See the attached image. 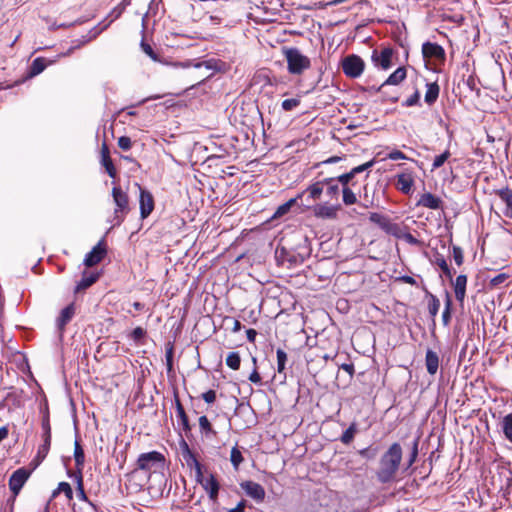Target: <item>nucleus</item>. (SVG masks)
Listing matches in <instances>:
<instances>
[{
    "label": "nucleus",
    "mask_w": 512,
    "mask_h": 512,
    "mask_svg": "<svg viewBox=\"0 0 512 512\" xmlns=\"http://www.w3.org/2000/svg\"><path fill=\"white\" fill-rule=\"evenodd\" d=\"M340 209V205L331 206L327 204H318L314 207V215L318 218L323 219H335L337 217V211Z\"/></svg>",
    "instance_id": "20"
},
{
    "label": "nucleus",
    "mask_w": 512,
    "mask_h": 512,
    "mask_svg": "<svg viewBox=\"0 0 512 512\" xmlns=\"http://www.w3.org/2000/svg\"><path fill=\"white\" fill-rule=\"evenodd\" d=\"M354 178V175L353 173L348 172V173H344L340 176H338L336 179L337 182L341 183L343 187H349L348 184L349 182Z\"/></svg>",
    "instance_id": "55"
},
{
    "label": "nucleus",
    "mask_w": 512,
    "mask_h": 512,
    "mask_svg": "<svg viewBox=\"0 0 512 512\" xmlns=\"http://www.w3.org/2000/svg\"><path fill=\"white\" fill-rule=\"evenodd\" d=\"M198 482L206 490L209 499L213 502H216L218 499L220 484L216 479L215 475L210 474V476L205 481L203 480V478H200V481Z\"/></svg>",
    "instance_id": "17"
},
{
    "label": "nucleus",
    "mask_w": 512,
    "mask_h": 512,
    "mask_svg": "<svg viewBox=\"0 0 512 512\" xmlns=\"http://www.w3.org/2000/svg\"><path fill=\"white\" fill-rule=\"evenodd\" d=\"M300 104V100L299 99H296V98H290V99H285L281 106H282V109L285 110V111H291L293 110L294 108H296L297 106H299Z\"/></svg>",
    "instance_id": "50"
},
{
    "label": "nucleus",
    "mask_w": 512,
    "mask_h": 512,
    "mask_svg": "<svg viewBox=\"0 0 512 512\" xmlns=\"http://www.w3.org/2000/svg\"><path fill=\"white\" fill-rule=\"evenodd\" d=\"M289 211H290V207L288 206V204L283 203L282 205H280L277 208V210L275 211V213L273 215V218H280V217L284 216L285 214H287Z\"/></svg>",
    "instance_id": "60"
},
{
    "label": "nucleus",
    "mask_w": 512,
    "mask_h": 512,
    "mask_svg": "<svg viewBox=\"0 0 512 512\" xmlns=\"http://www.w3.org/2000/svg\"><path fill=\"white\" fill-rule=\"evenodd\" d=\"M97 33H94L93 35L91 36H83V39L82 40H77V44L70 47L66 53V55H70L75 49L77 48H80L81 46H83L84 44L90 42L92 39H94L96 37Z\"/></svg>",
    "instance_id": "51"
},
{
    "label": "nucleus",
    "mask_w": 512,
    "mask_h": 512,
    "mask_svg": "<svg viewBox=\"0 0 512 512\" xmlns=\"http://www.w3.org/2000/svg\"><path fill=\"white\" fill-rule=\"evenodd\" d=\"M467 276L465 274L458 275L455 280L451 282L456 300L462 305L466 296Z\"/></svg>",
    "instance_id": "19"
},
{
    "label": "nucleus",
    "mask_w": 512,
    "mask_h": 512,
    "mask_svg": "<svg viewBox=\"0 0 512 512\" xmlns=\"http://www.w3.org/2000/svg\"><path fill=\"white\" fill-rule=\"evenodd\" d=\"M393 54L394 50L391 47H385L380 52L375 49L372 52L371 60L376 67L381 68L383 70H388L393 65Z\"/></svg>",
    "instance_id": "8"
},
{
    "label": "nucleus",
    "mask_w": 512,
    "mask_h": 512,
    "mask_svg": "<svg viewBox=\"0 0 512 512\" xmlns=\"http://www.w3.org/2000/svg\"><path fill=\"white\" fill-rule=\"evenodd\" d=\"M414 185V179L410 174H399L396 187L404 194H410Z\"/></svg>",
    "instance_id": "25"
},
{
    "label": "nucleus",
    "mask_w": 512,
    "mask_h": 512,
    "mask_svg": "<svg viewBox=\"0 0 512 512\" xmlns=\"http://www.w3.org/2000/svg\"><path fill=\"white\" fill-rule=\"evenodd\" d=\"M422 55L425 59L445 61L446 54L442 46L437 43L425 42L422 45Z\"/></svg>",
    "instance_id": "12"
},
{
    "label": "nucleus",
    "mask_w": 512,
    "mask_h": 512,
    "mask_svg": "<svg viewBox=\"0 0 512 512\" xmlns=\"http://www.w3.org/2000/svg\"><path fill=\"white\" fill-rule=\"evenodd\" d=\"M494 192L506 205L504 215L512 219V189H510L509 187H505L502 189H497Z\"/></svg>",
    "instance_id": "21"
},
{
    "label": "nucleus",
    "mask_w": 512,
    "mask_h": 512,
    "mask_svg": "<svg viewBox=\"0 0 512 512\" xmlns=\"http://www.w3.org/2000/svg\"><path fill=\"white\" fill-rule=\"evenodd\" d=\"M343 203L347 206L357 203L356 194L350 189V187L342 188Z\"/></svg>",
    "instance_id": "43"
},
{
    "label": "nucleus",
    "mask_w": 512,
    "mask_h": 512,
    "mask_svg": "<svg viewBox=\"0 0 512 512\" xmlns=\"http://www.w3.org/2000/svg\"><path fill=\"white\" fill-rule=\"evenodd\" d=\"M42 436L51 437L50 417L41 418Z\"/></svg>",
    "instance_id": "52"
},
{
    "label": "nucleus",
    "mask_w": 512,
    "mask_h": 512,
    "mask_svg": "<svg viewBox=\"0 0 512 512\" xmlns=\"http://www.w3.org/2000/svg\"><path fill=\"white\" fill-rule=\"evenodd\" d=\"M202 399L208 404L214 403L216 400V392L212 389L208 390L202 394Z\"/></svg>",
    "instance_id": "61"
},
{
    "label": "nucleus",
    "mask_w": 512,
    "mask_h": 512,
    "mask_svg": "<svg viewBox=\"0 0 512 512\" xmlns=\"http://www.w3.org/2000/svg\"><path fill=\"white\" fill-rule=\"evenodd\" d=\"M451 308H452V298L451 295L446 292V298H445V308L442 313V321L445 326L449 325L451 321Z\"/></svg>",
    "instance_id": "37"
},
{
    "label": "nucleus",
    "mask_w": 512,
    "mask_h": 512,
    "mask_svg": "<svg viewBox=\"0 0 512 512\" xmlns=\"http://www.w3.org/2000/svg\"><path fill=\"white\" fill-rule=\"evenodd\" d=\"M145 335H146V331L142 327H136L131 333V338L135 342H141V340L145 337Z\"/></svg>",
    "instance_id": "56"
},
{
    "label": "nucleus",
    "mask_w": 512,
    "mask_h": 512,
    "mask_svg": "<svg viewBox=\"0 0 512 512\" xmlns=\"http://www.w3.org/2000/svg\"><path fill=\"white\" fill-rule=\"evenodd\" d=\"M141 48L144 51V53L147 54L151 59H153V60H157L158 59L157 54L154 52V50L152 49L150 44L142 41L141 42Z\"/></svg>",
    "instance_id": "58"
},
{
    "label": "nucleus",
    "mask_w": 512,
    "mask_h": 512,
    "mask_svg": "<svg viewBox=\"0 0 512 512\" xmlns=\"http://www.w3.org/2000/svg\"><path fill=\"white\" fill-rule=\"evenodd\" d=\"M30 476V471L26 468H19L12 473L9 478V489L13 493V496L16 497L21 491L22 487L26 483Z\"/></svg>",
    "instance_id": "10"
},
{
    "label": "nucleus",
    "mask_w": 512,
    "mask_h": 512,
    "mask_svg": "<svg viewBox=\"0 0 512 512\" xmlns=\"http://www.w3.org/2000/svg\"><path fill=\"white\" fill-rule=\"evenodd\" d=\"M165 456L158 451H150L139 455L136 461V468L132 473L142 470L149 473L150 478L152 473H156L159 470H163L165 466Z\"/></svg>",
    "instance_id": "2"
},
{
    "label": "nucleus",
    "mask_w": 512,
    "mask_h": 512,
    "mask_svg": "<svg viewBox=\"0 0 512 512\" xmlns=\"http://www.w3.org/2000/svg\"><path fill=\"white\" fill-rule=\"evenodd\" d=\"M240 486L249 497L253 498L257 502H262L264 500L266 493L259 483L249 480L242 482Z\"/></svg>",
    "instance_id": "13"
},
{
    "label": "nucleus",
    "mask_w": 512,
    "mask_h": 512,
    "mask_svg": "<svg viewBox=\"0 0 512 512\" xmlns=\"http://www.w3.org/2000/svg\"><path fill=\"white\" fill-rule=\"evenodd\" d=\"M374 165V160H370L362 165H359L357 167H354L351 169V173H353V175L355 176L356 174H359L361 172H364L366 170H368L369 168H371L372 166Z\"/></svg>",
    "instance_id": "57"
},
{
    "label": "nucleus",
    "mask_w": 512,
    "mask_h": 512,
    "mask_svg": "<svg viewBox=\"0 0 512 512\" xmlns=\"http://www.w3.org/2000/svg\"><path fill=\"white\" fill-rule=\"evenodd\" d=\"M67 475L70 478H74L76 482V490H77V496L81 501H85L89 503L95 511H97V507L95 504H93L87 497L86 492L84 490V484H83V474L81 471H72L68 470Z\"/></svg>",
    "instance_id": "15"
},
{
    "label": "nucleus",
    "mask_w": 512,
    "mask_h": 512,
    "mask_svg": "<svg viewBox=\"0 0 512 512\" xmlns=\"http://www.w3.org/2000/svg\"><path fill=\"white\" fill-rule=\"evenodd\" d=\"M101 164L111 178H115L117 176V170L110 156L102 157Z\"/></svg>",
    "instance_id": "39"
},
{
    "label": "nucleus",
    "mask_w": 512,
    "mask_h": 512,
    "mask_svg": "<svg viewBox=\"0 0 512 512\" xmlns=\"http://www.w3.org/2000/svg\"><path fill=\"white\" fill-rule=\"evenodd\" d=\"M500 426L506 440L512 443V412L502 418Z\"/></svg>",
    "instance_id": "30"
},
{
    "label": "nucleus",
    "mask_w": 512,
    "mask_h": 512,
    "mask_svg": "<svg viewBox=\"0 0 512 512\" xmlns=\"http://www.w3.org/2000/svg\"><path fill=\"white\" fill-rule=\"evenodd\" d=\"M283 54L287 62L288 72L292 75H301L311 66L310 59L303 55L298 48H283Z\"/></svg>",
    "instance_id": "3"
},
{
    "label": "nucleus",
    "mask_w": 512,
    "mask_h": 512,
    "mask_svg": "<svg viewBox=\"0 0 512 512\" xmlns=\"http://www.w3.org/2000/svg\"><path fill=\"white\" fill-rule=\"evenodd\" d=\"M419 99H420V93L419 91H415L406 101H405V106H414L416 104H418L419 102Z\"/></svg>",
    "instance_id": "62"
},
{
    "label": "nucleus",
    "mask_w": 512,
    "mask_h": 512,
    "mask_svg": "<svg viewBox=\"0 0 512 512\" xmlns=\"http://www.w3.org/2000/svg\"><path fill=\"white\" fill-rule=\"evenodd\" d=\"M241 358L238 352H230L226 357V365L232 370L240 368Z\"/></svg>",
    "instance_id": "38"
},
{
    "label": "nucleus",
    "mask_w": 512,
    "mask_h": 512,
    "mask_svg": "<svg viewBox=\"0 0 512 512\" xmlns=\"http://www.w3.org/2000/svg\"><path fill=\"white\" fill-rule=\"evenodd\" d=\"M107 254L106 243L101 239L92 250L86 254L84 258V265L86 267H93L100 263Z\"/></svg>",
    "instance_id": "9"
},
{
    "label": "nucleus",
    "mask_w": 512,
    "mask_h": 512,
    "mask_svg": "<svg viewBox=\"0 0 512 512\" xmlns=\"http://www.w3.org/2000/svg\"><path fill=\"white\" fill-rule=\"evenodd\" d=\"M403 450L398 442L392 443L381 455L375 472L376 479L381 484L393 482L401 467Z\"/></svg>",
    "instance_id": "1"
},
{
    "label": "nucleus",
    "mask_w": 512,
    "mask_h": 512,
    "mask_svg": "<svg viewBox=\"0 0 512 512\" xmlns=\"http://www.w3.org/2000/svg\"><path fill=\"white\" fill-rule=\"evenodd\" d=\"M175 404H176V413H177L178 421H179L180 425L182 426L186 436H188V433L191 432V425L189 423L188 416H187V414L184 410V407H183L180 399L178 398V396L175 397Z\"/></svg>",
    "instance_id": "23"
},
{
    "label": "nucleus",
    "mask_w": 512,
    "mask_h": 512,
    "mask_svg": "<svg viewBox=\"0 0 512 512\" xmlns=\"http://www.w3.org/2000/svg\"><path fill=\"white\" fill-rule=\"evenodd\" d=\"M42 439L43 443L39 446L36 456L38 463L42 462L46 458L51 445V437L42 436Z\"/></svg>",
    "instance_id": "32"
},
{
    "label": "nucleus",
    "mask_w": 512,
    "mask_h": 512,
    "mask_svg": "<svg viewBox=\"0 0 512 512\" xmlns=\"http://www.w3.org/2000/svg\"><path fill=\"white\" fill-rule=\"evenodd\" d=\"M452 256H453L455 263L458 266H461L463 264L464 255H463V250L461 247L454 245L452 247Z\"/></svg>",
    "instance_id": "49"
},
{
    "label": "nucleus",
    "mask_w": 512,
    "mask_h": 512,
    "mask_svg": "<svg viewBox=\"0 0 512 512\" xmlns=\"http://www.w3.org/2000/svg\"><path fill=\"white\" fill-rule=\"evenodd\" d=\"M365 68V63L358 55L352 54L342 60V70L350 78L359 77Z\"/></svg>",
    "instance_id": "6"
},
{
    "label": "nucleus",
    "mask_w": 512,
    "mask_h": 512,
    "mask_svg": "<svg viewBox=\"0 0 512 512\" xmlns=\"http://www.w3.org/2000/svg\"><path fill=\"white\" fill-rule=\"evenodd\" d=\"M435 265H437L441 270L448 266L446 259L442 254L436 253L434 256V260L432 261Z\"/></svg>",
    "instance_id": "59"
},
{
    "label": "nucleus",
    "mask_w": 512,
    "mask_h": 512,
    "mask_svg": "<svg viewBox=\"0 0 512 512\" xmlns=\"http://www.w3.org/2000/svg\"><path fill=\"white\" fill-rule=\"evenodd\" d=\"M97 280H98V274L92 273V274H90L88 276H86L84 274V276L82 277L81 281L76 286V292H78L80 290L87 289L88 287L93 285Z\"/></svg>",
    "instance_id": "35"
},
{
    "label": "nucleus",
    "mask_w": 512,
    "mask_h": 512,
    "mask_svg": "<svg viewBox=\"0 0 512 512\" xmlns=\"http://www.w3.org/2000/svg\"><path fill=\"white\" fill-rule=\"evenodd\" d=\"M425 365L427 372L430 375H435L437 373L439 367V356L436 352L431 349L426 351L425 355Z\"/></svg>",
    "instance_id": "24"
},
{
    "label": "nucleus",
    "mask_w": 512,
    "mask_h": 512,
    "mask_svg": "<svg viewBox=\"0 0 512 512\" xmlns=\"http://www.w3.org/2000/svg\"><path fill=\"white\" fill-rule=\"evenodd\" d=\"M509 278V275L506 274V273H499L498 275H496L495 277H493L490 282H489V288L490 289H493V288H496L498 286H500L501 284H503L507 279Z\"/></svg>",
    "instance_id": "48"
},
{
    "label": "nucleus",
    "mask_w": 512,
    "mask_h": 512,
    "mask_svg": "<svg viewBox=\"0 0 512 512\" xmlns=\"http://www.w3.org/2000/svg\"><path fill=\"white\" fill-rule=\"evenodd\" d=\"M252 362H253L254 369H253L252 373L249 375L248 379L251 382H253V383H260L261 382V376H260V374L257 371V367H256L257 359H256V357H252Z\"/></svg>",
    "instance_id": "53"
},
{
    "label": "nucleus",
    "mask_w": 512,
    "mask_h": 512,
    "mask_svg": "<svg viewBox=\"0 0 512 512\" xmlns=\"http://www.w3.org/2000/svg\"><path fill=\"white\" fill-rule=\"evenodd\" d=\"M307 257V254H302L294 250L288 249L285 246H279L275 251V259L278 265H286L287 268H293L301 265Z\"/></svg>",
    "instance_id": "4"
},
{
    "label": "nucleus",
    "mask_w": 512,
    "mask_h": 512,
    "mask_svg": "<svg viewBox=\"0 0 512 512\" xmlns=\"http://www.w3.org/2000/svg\"><path fill=\"white\" fill-rule=\"evenodd\" d=\"M441 204L442 200L430 192L422 194L417 202V206H422L434 210L441 208Z\"/></svg>",
    "instance_id": "22"
},
{
    "label": "nucleus",
    "mask_w": 512,
    "mask_h": 512,
    "mask_svg": "<svg viewBox=\"0 0 512 512\" xmlns=\"http://www.w3.org/2000/svg\"><path fill=\"white\" fill-rule=\"evenodd\" d=\"M61 492H63L65 494V496H66V498L68 500H72L73 499V490H72V488H71L69 483H67V482H60L58 484L57 489H55L52 492V496L51 497L52 498H56L59 495V493H61Z\"/></svg>",
    "instance_id": "33"
},
{
    "label": "nucleus",
    "mask_w": 512,
    "mask_h": 512,
    "mask_svg": "<svg viewBox=\"0 0 512 512\" xmlns=\"http://www.w3.org/2000/svg\"><path fill=\"white\" fill-rule=\"evenodd\" d=\"M426 86L427 91L425 93V102L428 105H433L439 97L440 87L437 82L428 83Z\"/></svg>",
    "instance_id": "29"
},
{
    "label": "nucleus",
    "mask_w": 512,
    "mask_h": 512,
    "mask_svg": "<svg viewBox=\"0 0 512 512\" xmlns=\"http://www.w3.org/2000/svg\"><path fill=\"white\" fill-rule=\"evenodd\" d=\"M407 75L405 67H398L384 82L383 85H398Z\"/></svg>",
    "instance_id": "27"
},
{
    "label": "nucleus",
    "mask_w": 512,
    "mask_h": 512,
    "mask_svg": "<svg viewBox=\"0 0 512 512\" xmlns=\"http://www.w3.org/2000/svg\"><path fill=\"white\" fill-rule=\"evenodd\" d=\"M45 68H46L45 58L38 57V58L34 59L33 62L31 63L28 75H29V77L37 76L40 73H42Z\"/></svg>",
    "instance_id": "31"
},
{
    "label": "nucleus",
    "mask_w": 512,
    "mask_h": 512,
    "mask_svg": "<svg viewBox=\"0 0 512 512\" xmlns=\"http://www.w3.org/2000/svg\"><path fill=\"white\" fill-rule=\"evenodd\" d=\"M324 182L318 181L309 187H307L302 193L306 197V203L302 202V206L309 208L311 201H315L320 198L323 192Z\"/></svg>",
    "instance_id": "18"
},
{
    "label": "nucleus",
    "mask_w": 512,
    "mask_h": 512,
    "mask_svg": "<svg viewBox=\"0 0 512 512\" xmlns=\"http://www.w3.org/2000/svg\"><path fill=\"white\" fill-rule=\"evenodd\" d=\"M360 431L359 425L356 421H353L349 427L340 436V441L344 445H349L353 442L355 435Z\"/></svg>",
    "instance_id": "26"
},
{
    "label": "nucleus",
    "mask_w": 512,
    "mask_h": 512,
    "mask_svg": "<svg viewBox=\"0 0 512 512\" xmlns=\"http://www.w3.org/2000/svg\"><path fill=\"white\" fill-rule=\"evenodd\" d=\"M388 158L391 160L408 159L406 155L400 150H393L388 154Z\"/></svg>",
    "instance_id": "64"
},
{
    "label": "nucleus",
    "mask_w": 512,
    "mask_h": 512,
    "mask_svg": "<svg viewBox=\"0 0 512 512\" xmlns=\"http://www.w3.org/2000/svg\"><path fill=\"white\" fill-rule=\"evenodd\" d=\"M173 356H174V345L172 342H168L165 347V358H166V367H167L168 374L173 372Z\"/></svg>",
    "instance_id": "36"
},
{
    "label": "nucleus",
    "mask_w": 512,
    "mask_h": 512,
    "mask_svg": "<svg viewBox=\"0 0 512 512\" xmlns=\"http://www.w3.org/2000/svg\"><path fill=\"white\" fill-rule=\"evenodd\" d=\"M369 220L387 233H394L398 229L397 224L392 223L389 217L380 213H371Z\"/></svg>",
    "instance_id": "16"
},
{
    "label": "nucleus",
    "mask_w": 512,
    "mask_h": 512,
    "mask_svg": "<svg viewBox=\"0 0 512 512\" xmlns=\"http://www.w3.org/2000/svg\"><path fill=\"white\" fill-rule=\"evenodd\" d=\"M277 371L279 373L284 372L286 362H287V354L283 349L278 348L277 349Z\"/></svg>",
    "instance_id": "44"
},
{
    "label": "nucleus",
    "mask_w": 512,
    "mask_h": 512,
    "mask_svg": "<svg viewBox=\"0 0 512 512\" xmlns=\"http://www.w3.org/2000/svg\"><path fill=\"white\" fill-rule=\"evenodd\" d=\"M118 146L124 151L129 150L132 147L131 138L128 136H121L118 139Z\"/></svg>",
    "instance_id": "54"
},
{
    "label": "nucleus",
    "mask_w": 512,
    "mask_h": 512,
    "mask_svg": "<svg viewBox=\"0 0 512 512\" xmlns=\"http://www.w3.org/2000/svg\"><path fill=\"white\" fill-rule=\"evenodd\" d=\"M74 459H75V471H81L83 470L84 463H85V454L84 450L79 442V440H75L74 442Z\"/></svg>",
    "instance_id": "28"
},
{
    "label": "nucleus",
    "mask_w": 512,
    "mask_h": 512,
    "mask_svg": "<svg viewBox=\"0 0 512 512\" xmlns=\"http://www.w3.org/2000/svg\"><path fill=\"white\" fill-rule=\"evenodd\" d=\"M425 291L429 296L428 312L430 316L434 319V317L437 315L439 311L440 301L435 295L431 294L427 289H425Z\"/></svg>",
    "instance_id": "34"
},
{
    "label": "nucleus",
    "mask_w": 512,
    "mask_h": 512,
    "mask_svg": "<svg viewBox=\"0 0 512 512\" xmlns=\"http://www.w3.org/2000/svg\"><path fill=\"white\" fill-rule=\"evenodd\" d=\"M358 454L366 460H373L378 454V447L370 445L366 448L358 450Z\"/></svg>",
    "instance_id": "42"
},
{
    "label": "nucleus",
    "mask_w": 512,
    "mask_h": 512,
    "mask_svg": "<svg viewBox=\"0 0 512 512\" xmlns=\"http://www.w3.org/2000/svg\"><path fill=\"white\" fill-rule=\"evenodd\" d=\"M136 186L139 188L140 192V215L142 219H145L151 214V212L154 209V198L153 195L147 189L142 188L140 184L136 183Z\"/></svg>",
    "instance_id": "11"
},
{
    "label": "nucleus",
    "mask_w": 512,
    "mask_h": 512,
    "mask_svg": "<svg viewBox=\"0 0 512 512\" xmlns=\"http://www.w3.org/2000/svg\"><path fill=\"white\" fill-rule=\"evenodd\" d=\"M180 448H181L182 458L186 462V465L191 469L192 468L195 469L196 480L200 481V478H203L202 465L198 461L195 453L190 449L189 445L187 444V442L185 440L181 441Z\"/></svg>",
    "instance_id": "7"
},
{
    "label": "nucleus",
    "mask_w": 512,
    "mask_h": 512,
    "mask_svg": "<svg viewBox=\"0 0 512 512\" xmlns=\"http://www.w3.org/2000/svg\"><path fill=\"white\" fill-rule=\"evenodd\" d=\"M75 303H70L68 306H66L64 309L61 310L60 315L58 316L56 320V326L60 333V335L63 334L65 331L66 325L72 320V318L75 315Z\"/></svg>",
    "instance_id": "14"
},
{
    "label": "nucleus",
    "mask_w": 512,
    "mask_h": 512,
    "mask_svg": "<svg viewBox=\"0 0 512 512\" xmlns=\"http://www.w3.org/2000/svg\"><path fill=\"white\" fill-rule=\"evenodd\" d=\"M451 156V153L449 150H445L442 154L435 157L433 164H432V170L438 169L448 160V158Z\"/></svg>",
    "instance_id": "45"
},
{
    "label": "nucleus",
    "mask_w": 512,
    "mask_h": 512,
    "mask_svg": "<svg viewBox=\"0 0 512 512\" xmlns=\"http://www.w3.org/2000/svg\"><path fill=\"white\" fill-rule=\"evenodd\" d=\"M417 456H418V440H414V442L412 444L411 451H410L408 459H407L406 469L410 468L416 462Z\"/></svg>",
    "instance_id": "47"
},
{
    "label": "nucleus",
    "mask_w": 512,
    "mask_h": 512,
    "mask_svg": "<svg viewBox=\"0 0 512 512\" xmlns=\"http://www.w3.org/2000/svg\"><path fill=\"white\" fill-rule=\"evenodd\" d=\"M39 412L41 414V418L42 417H50V414H49V407H48V401L47 399H44L40 405H39Z\"/></svg>",
    "instance_id": "63"
},
{
    "label": "nucleus",
    "mask_w": 512,
    "mask_h": 512,
    "mask_svg": "<svg viewBox=\"0 0 512 512\" xmlns=\"http://www.w3.org/2000/svg\"><path fill=\"white\" fill-rule=\"evenodd\" d=\"M244 458L242 456L241 451L238 449V447H233L231 449L230 453V461L234 467L235 470H238L240 464L243 462Z\"/></svg>",
    "instance_id": "41"
},
{
    "label": "nucleus",
    "mask_w": 512,
    "mask_h": 512,
    "mask_svg": "<svg viewBox=\"0 0 512 512\" xmlns=\"http://www.w3.org/2000/svg\"><path fill=\"white\" fill-rule=\"evenodd\" d=\"M112 197L113 201L116 205L114 210V220H116V225H120L125 216L130 211L129 206V197L126 192H124L120 187H113L112 189Z\"/></svg>",
    "instance_id": "5"
},
{
    "label": "nucleus",
    "mask_w": 512,
    "mask_h": 512,
    "mask_svg": "<svg viewBox=\"0 0 512 512\" xmlns=\"http://www.w3.org/2000/svg\"><path fill=\"white\" fill-rule=\"evenodd\" d=\"M322 182H324V185L328 186L327 190H326L327 195H329L330 197H334V196L338 195L339 186L336 183L335 178H326V179L322 180Z\"/></svg>",
    "instance_id": "40"
},
{
    "label": "nucleus",
    "mask_w": 512,
    "mask_h": 512,
    "mask_svg": "<svg viewBox=\"0 0 512 512\" xmlns=\"http://www.w3.org/2000/svg\"><path fill=\"white\" fill-rule=\"evenodd\" d=\"M199 427L201 429V432L205 433L206 435L210 433L213 435L216 434V432L212 428L210 421L206 416H201L199 418Z\"/></svg>",
    "instance_id": "46"
}]
</instances>
